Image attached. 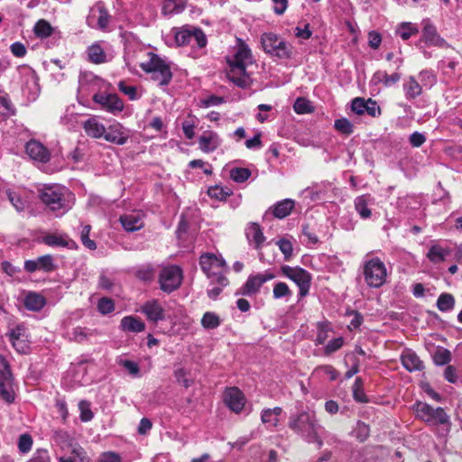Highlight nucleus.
Listing matches in <instances>:
<instances>
[{
	"label": "nucleus",
	"instance_id": "nucleus-1",
	"mask_svg": "<svg viewBox=\"0 0 462 462\" xmlns=\"http://www.w3.org/2000/svg\"><path fill=\"white\" fill-rule=\"evenodd\" d=\"M288 427L308 443H316L319 448L322 447L323 440L319 435L320 425L315 411H302L291 414L289 418Z\"/></svg>",
	"mask_w": 462,
	"mask_h": 462
},
{
	"label": "nucleus",
	"instance_id": "nucleus-2",
	"mask_svg": "<svg viewBox=\"0 0 462 462\" xmlns=\"http://www.w3.org/2000/svg\"><path fill=\"white\" fill-rule=\"evenodd\" d=\"M39 199L51 211L68 210L70 208L72 194L60 185H44L38 189Z\"/></svg>",
	"mask_w": 462,
	"mask_h": 462
},
{
	"label": "nucleus",
	"instance_id": "nucleus-3",
	"mask_svg": "<svg viewBox=\"0 0 462 462\" xmlns=\"http://www.w3.org/2000/svg\"><path fill=\"white\" fill-rule=\"evenodd\" d=\"M199 266L206 276L217 284L226 287L229 283L228 279L223 273L226 268V261L213 253H203L199 256Z\"/></svg>",
	"mask_w": 462,
	"mask_h": 462
},
{
	"label": "nucleus",
	"instance_id": "nucleus-4",
	"mask_svg": "<svg viewBox=\"0 0 462 462\" xmlns=\"http://www.w3.org/2000/svg\"><path fill=\"white\" fill-rule=\"evenodd\" d=\"M148 57V60L140 63V68L145 73L152 74V79L160 86H168L173 76L170 65L153 52H149Z\"/></svg>",
	"mask_w": 462,
	"mask_h": 462
},
{
	"label": "nucleus",
	"instance_id": "nucleus-5",
	"mask_svg": "<svg viewBox=\"0 0 462 462\" xmlns=\"http://www.w3.org/2000/svg\"><path fill=\"white\" fill-rule=\"evenodd\" d=\"M261 43L263 51L279 59H291L293 47L286 41L273 32H264L261 36Z\"/></svg>",
	"mask_w": 462,
	"mask_h": 462
},
{
	"label": "nucleus",
	"instance_id": "nucleus-6",
	"mask_svg": "<svg viewBox=\"0 0 462 462\" xmlns=\"http://www.w3.org/2000/svg\"><path fill=\"white\" fill-rule=\"evenodd\" d=\"M281 273L288 279L294 282L299 287V297L303 298L309 294L311 286V274L305 269L296 266L282 265Z\"/></svg>",
	"mask_w": 462,
	"mask_h": 462
},
{
	"label": "nucleus",
	"instance_id": "nucleus-7",
	"mask_svg": "<svg viewBox=\"0 0 462 462\" xmlns=\"http://www.w3.org/2000/svg\"><path fill=\"white\" fill-rule=\"evenodd\" d=\"M0 397L7 403H13L15 400V393L12 387L14 375L11 366L5 356L0 355Z\"/></svg>",
	"mask_w": 462,
	"mask_h": 462
},
{
	"label": "nucleus",
	"instance_id": "nucleus-8",
	"mask_svg": "<svg viewBox=\"0 0 462 462\" xmlns=\"http://www.w3.org/2000/svg\"><path fill=\"white\" fill-rule=\"evenodd\" d=\"M415 411L417 416L428 424L439 425L449 422V417L440 407L433 408L426 402H418Z\"/></svg>",
	"mask_w": 462,
	"mask_h": 462
},
{
	"label": "nucleus",
	"instance_id": "nucleus-9",
	"mask_svg": "<svg viewBox=\"0 0 462 462\" xmlns=\"http://www.w3.org/2000/svg\"><path fill=\"white\" fill-rule=\"evenodd\" d=\"M174 38L178 46L189 45L192 41H195L199 48H204L208 43L206 34L202 29L189 25L180 28L175 32Z\"/></svg>",
	"mask_w": 462,
	"mask_h": 462
},
{
	"label": "nucleus",
	"instance_id": "nucleus-10",
	"mask_svg": "<svg viewBox=\"0 0 462 462\" xmlns=\"http://www.w3.org/2000/svg\"><path fill=\"white\" fill-rule=\"evenodd\" d=\"M183 274L180 267L177 265L164 267L159 277L161 290L167 293L174 291L180 286Z\"/></svg>",
	"mask_w": 462,
	"mask_h": 462
},
{
	"label": "nucleus",
	"instance_id": "nucleus-11",
	"mask_svg": "<svg viewBox=\"0 0 462 462\" xmlns=\"http://www.w3.org/2000/svg\"><path fill=\"white\" fill-rule=\"evenodd\" d=\"M274 278L275 274L270 270L265 271L263 273L250 275L240 289V293L245 296L255 295L259 292L263 283Z\"/></svg>",
	"mask_w": 462,
	"mask_h": 462
},
{
	"label": "nucleus",
	"instance_id": "nucleus-12",
	"mask_svg": "<svg viewBox=\"0 0 462 462\" xmlns=\"http://www.w3.org/2000/svg\"><path fill=\"white\" fill-rule=\"evenodd\" d=\"M229 69L226 70L227 79L239 88H245L250 86L251 79L246 71L245 65L228 61Z\"/></svg>",
	"mask_w": 462,
	"mask_h": 462
},
{
	"label": "nucleus",
	"instance_id": "nucleus-13",
	"mask_svg": "<svg viewBox=\"0 0 462 462\" xmlns=\"http://www.w3.org/2000/svg\"><path fill=\"white\" fill-rule=\"evenodd\" d=\"M93 101L101 106V108L112 114H116L124 109V103L116 94L97 93L93 96Z\"/></svg>",
	"mask_w": 462,
	"mask_h": 462
},
{
	"label": "nucleus",
	"instance_id": "nucleus-14",
	"mask_svg": "<svg viewBox=\"0 0 462 462\" xmlns=\"http://www.w3.org/2000/svg\"><path fill=\"white\" fill-rule=\"evenodd\" d=\"M57 265L54 263L53 257L51 254H45L35 260H26L24 262V270L30 273L36 271L51 273L55 271Z\"/></svg>",
	"mask_w": 462,
	"mask_h": 462
},
{
	"label": "nucleus",
	"instance_id": "nucleus-15",
	"mask_svg": "<svg viewBox=\"0 0 462 462\" xmlns=\"http://www.w3.org/2000/svg\"><path fill=\"white\" fill-rule=\"evenodd\" d=\"M224 401L226 406L236 413H239L245 403V395L237 387L226 388L224 393Z\"/></svg>",
	"mask_w": 462,
	"mask_h": 462
},
{
	"label": "nucleus",
	"instance_id": "nucleus-16",
	"mask_svg": "<svg viewBox=\"0 0 462 462\" xmlns=\"http://www.w3.org/2000/svg\"><path fill=\"white\" fill-rule=\"evenodd\" d=\"M421 24V41H424L426 44L439 47H442L447 44L445 40L438 34L436 27L432 24L430 19H423Z\"/></svg>",
	"mask_w": 462,
	"mask_h": 462
},
{
	"label": "nucleus",
	"instance_id": "nucleus-17",
	"mask_svg": "<svg viewBox=\"0 0 462 462\" xmlns=\"http://www.w3.org/2000/svg\"><path fill=\"white\" fill-rule=\"evenodd\" d=\"M26 153L34 161L46 163L51 159L50 151L40 142L30 140L25 145Z\"/></svg>",
	"mask_w": 462,
	"mask_h": 462
},
{
	"label": "nucleus",
	"instance_id": "nucleus-18",
	"mask_svg": "<svg viewBox=\"0 0 462 462\" xmlns=\"http://www.w3.org/2000/svg\"><path fill=\"white\" fill-rule=\"evenodd\" d=\"M128 137L124 126L119 123H116L106 129L104 139L109 143L123 145L127 142Z\"/></svg>",
	"mask_w": 462,
	"mask_h": 462
},
{
	"label": "nucleus",
	"instance_id": "nucleus-19",
	"mask_svg": "<svg viewBox=\"0 0 462 462\" xmlns=\"http://www.w3.org/2000/svg\"><path fill=\"white\" fill-rule=\"evenodd\" d=\"M141 310L145 314L147 319L153 323L164 319V310L158 300H154L145 302L142 306Z\"/></svg>",
	"mask_w": 462,
	"mask_h": 462
},
{
	"label": "nucleus",
	"instance_id": "nucleus-20",
	"mask_svg": "<svg viewBox=\"0 0 462 462\" xmlns=\"http://www.w3.org/2000/svg\"><path fill=\"white\" fill-rule=\"evenodd\" d=\"M401 360L404 368L409 372L421 371L424 368L423 362L411 349H406L402 352Z\"/></svg>",
	"mask_w": 462,
	"mask_h": 462
},
{
	"label": "nucleus",
	"instance_id": "nucleus-21",
	"mask_svg": "<svg viewBox=\"0 0 462 462\" xmlns=\"http://www.w3.org/2000/svg\"><path fill=\"white\" fill-rule=\"evenodd\" d=\"M450 252L448 247L442 246L439 243H433L430 245L426 256L431 263L437 264L444 262L450 254Z\"/></svg>",
	"mask_w": 462,
	"mask_h": 462
},
{
	"label": "nucleus",
	"instance_id": "nucleus-22",
	"mask_svg": "<svg viewBox=\"0 0 462 462\" xmlns=\"http://www.w3.org/2000/svg\"><path fill=\"white\" fill-rule=\"evenodd\" d=\"M120 328L125 332L140 333L145 329V324L139 317L130 315L121 319Z\"/></svg>",
	"mask_w": 462,
	"mask_h": 462
},
{
	"label": "nucleus",
	"instance_id": "nucleus-23",
	"mask_svg": "<svg viewBox=\"0 0 462 462\" xmlns=\"http://www.w3.org/2000/svg\"><path fill=\"white\" fill-rule=\"evenodd\" d=\"M368 104L374 105L375 101H373L372 98H369L365 101L363 97H356L351 102V109L356 115H364L367 113L371 117L375 116V107L370 106Z\"/></svg>",
	"mask_w": 462,
	"mask_h": 462
},
{
	"label": "nucleus",
	"instance_id": "nucleus-24",
	"mask_svg": "<svg viewBox=\"0 0 462 462\" xmlns=\"http://www.w3.org/2000/svg\"><path fill=\"white\" fill-rule=\"evenodd\" d=\"M24 307L31 311H40L46 305V299L42 294L30 291L23 300Z\"/></svg>",
	"mask_w": 462,
	"mask_h": 462
},
{
	"label": "nucleus",
	"instance_id": "nucleus-25",
	"mask_svg": "<svg viewBox=\"0 0 462 462\" xmlns=\"http://www.w3.org/2000/svg\"><path fill=\"white\" fill-rule=\"evenodd\" d=\"M85 133L95 139L105 137L106 127L99 123L95 117L88 118L83 124Z\"/></svg>",
	"mask_w": 462,
	"mask_h": 462
},
{
	"label": "nucleus",
	"instance_id": "nucleus-26",
	"mask_svg": "<svg viewBox=\"0 0 462 462\" xmlns=\"http://www.w3.org/2000/svg\"><path fill=\"white\" fill-rule=\"evenodd\" d=\"M199 144L200 150L204 152H214L219 145L217 134L213 132H205L199 136Z\"/></svg>",
	"mask_w": 462,
	"mask_h": 462
},
{
	"label": "nucleus",
	"instance_id": "nucleus-27",
	"mask_svg": "<svg viewBox=\"0 0 462 462\" xmlns=\"http://www.w3.org/2000/svg\"><path fill=\"white\" fill-rule=\"evenodd\" d=\"M422 86L419 80L410 76L403 83V91L407 99H414L422 93Z\"/></svg>",
	"mask_w": 462,
	"mask_h": 462
},
{
	"label": "nucleus",
	"instance_id": "nucleus-28",
	"mask_svg": "<svg viewBox=\"0 0 462 462\" xmlns=\"http://www.w3.org/2000/svg\"><path fill=\"white\" fill-rule=\"evenodd\" d=\"M294 206L295 202L293 199H286L275 203L272 208V213L275 217L282 219L291 214Z\"/></svg>",
	"mask_w": 462,
	"mask_h": 462
},
{
	"label": "nucleus",
	"instance_id": "nucleus-29",
	"mask_svg": "<svg viewBox=\"0 0 462 462\" xmlns=\"http://www.w3.org/2000/svg\"><path fill=\"white\" fill-rule=\"evenodd\" d=\"M418 33V25L411 22H402L395 28V34L403 41H407Z\"/></svg>",
	"mask_w": 462,
	"mask_h": 462
},
{
	"label": "nucleus",
	"instance_id": "nucleus-30",
	"mask_svg": "<svg viewBox=\"0 0 462 462\" xmlns=\"http://www.w3.org/2000/svg\"><path fill=\"white\" fill-rule=\"evenodd\" d=\"M88 60L93 64L106 62V54L99 43H94L87 49Z\"/></svg>",
	"mask_w": 462,
	"mask_h": 462
},
{
	"label": "nucleus",
	"instance_id": "nucleus-31",
	"mask_svg": "<svg viewBox=\"0 0 462 462\" xmlns=\"http://www.w3.org/2000/svg\"><path fill=\"white\" fill-rule=\"evenodd\" d=\"M246 236L250 241L254 243V248L256 250H260L265 241V236H263L260 225L257 223H252L247 229Z\"/></svg>",
	"mask_w": 462,
	"mask_h": 462
},
{
	"label": "nucleus",
	"instance_id": "nucleus-32",
	"mask_svg": "<svg viewBox=\"0 0 462 462\" xmlns=\"http://www.w3.org/2000/svg\"><path fill=\"white\" fill-rule=\"evenodd\" d=\"M123 227L128 232H134L143 227V222L138 215L129 214L120 217Z\"/></svg>",
	"mask_w": 462,
	"mask_h": 462
},
{
	"label": "nucleus",
	"instance_id": "nucleus-33",
	"mask_svg": "<svg viewBox=\"0 0 462 462\" xmlns=\"http://www.w3.org/2000/svg\"><path fill=\"white\" fill-rule=\"evenodd\" d=\"M282 409L281 407L265 409L262 411L261 420L263 423H269L273 427H277L279 424V416L282 414Z\"/></svg>",
	"mask_w": 462,
	"mask_h": 462
},
{
	"label": "nucleus",
	"instance_id": "nucleus-34",
	"mask_svg": "<svg viewBox=\"0 0 462 462\" xmlns=\"http://www.w3.org/2000/svg\"><path fill=\"white\" fill-rule=\"evenodd\" d=\"M233 194V190L228 187L222 186H212L208 189V195L211 199H215L219 201H225L228 197Z\"/></svg>",
	"mask_w": 462,
	"mask_h": 462
},
{
	"label": "nucleus",
	"instance_id": "nucleus-35",
	"mask_svg": "<svg viewBox=\"0 0 462 462\" xmlns=\"http://www.w3.org/2000/svg\"><path fill=\"white\" fill-rule=\"evenodd\" d=\"M239 42L240 44L238 46L237 51L236 52L232 60H227L235 62L236 64L245 65V60L250 59L251 57V50L249 49L248 45L243 42L241 40H239Z\"/></svg>",
	"mask_w": 462,
	"mask_h": 462
},
{
	"label": "nucleus",
	"instance_id": "nucleus-36",
	"mask_svg": "<svg viewBox=\"0 0 462 462\" xmlns=\"http://www.w3.org/2000/svg\"><path fill=\"white\" fill-rule=\"evenodd\" d=\"M455 298L450 293H441L437 300V307L442 312L450 311L454 309Z\"/></svg>",
	"mask_w": 462,
	"mask_h": 462
},
{
	"label": "nucleus",
	"instance_id": "nucleus-37",
	"mask_svg": "<svg viewBox=\"0 0 462 462\" xmlns=\"http://www.w3.org/2000/svg\"><path fill=\"white\" fill-rule=\"evenodd\" d=\"M316 327L318 329L316 344L323 345L328 337V333L332 330L331 323L328 320L319 321Z\"/></svg>",
	"mask_w": 462,
	"mask_h": 462
},
{
	"label": "nucleus",
	"instance_id": "nucleus-38",
	"mask_svg": "<svg viewBox=\"0 0 462 462\" xmlns=\"http://www.w3.org/2000/svg\"><path fill=\"white\" fill-rule=\"evenodd\" d=\"M52 32L51 23L44 19L39 20L33 28L34 34L39 38H47L52 34Z\"/></svg>",
	"mask_w": 462,
	"mask_h": 462
},
{
	"label": "nucleus",
	"instance_id": "nucleus-39",
	"mask_svg": "<svg viewBox=\"0 0 462 462\" xmlns=\"http://www.w3.org/2000/svg\"><path fill=\"white\" fill-rule=\"evenodd\" d=\"M418 80L422 88L430 89L437 83V77L431 70L423 69L419 73Z\"/></svg>",
	"mask_w": 462,
	"mask_h": 462
},
{
	"label": "nucleus",
	"instance_id": "nucleus-40",
	"mask_svg": "<svg viewBox=\"0 0 462 462\" xmlns=\"http://www.w3.org/2000/svg\"><path fill=\"white\" fill-rule=\"evenodd\" d=\"M367 205L368 199L365 195L359 196L355 199V208L363 218H367L372 215V211Z\"/></svg>",
	"mask_w": 462,
	"mask_h": 462
},
{
	"label": "nucleus",
	"instance_id": "nucleus-41",
	"mask_svg": "<svg viewBox=\"0 0 462 462\" xmlns=\"http://www.w3.org/2000/svg\"><path fill=\"white\" fill-rule=\"evenodd\" d=\"M352 434L360 442H364L370 435V427L368 424L359 420L354 428Z\"/></svg>",
	"mask_w": 462,
	"mask_h": 462
},
{
	"label": "nucleus",
	"instance_id": "nucleus-42",
	"mask_svg": "<svg viewBox=\"0 0 462 462\" xmlns=\"http://www.w3.org/2000/svg\"><path fill=\"white\" fill-rule=\"evenodd\" d=\"M293 109L298 115L310 114L313 112L311 102L305 97H298L294 102Z\"/></svg>",
	"mask_w": 462,
	"mask_h": 462
},
{
	"label": "nucleus",
	"instance_id": "nucleus-43",
	"mask_svg": "<svg viewBox=\"0 0 462 462\" xmlns=\"http://www.w3.org/2000/svg\"><path fill=\"white\" fill-rule=\"evenodd\" d=\"M251 174L252 173L249 169L236 167L231 170L230 178L237 183H243L250 178Z\"/></svg>",
	"mask_w": 462,
	"mask_h": 462
},
{
	"label": "nucleus",
	"instance_id": "nucleus-44",
	"mask_svg": "<svg viewBox=\"0 0 462 462\" xmlns=\"http://www.w3.org/2000/svg\"><path fill=\"white\" fill-rule=\"evenodd\" d=\"M97 9L98 12V18H97V25L98 28L101 30H105L110 22L111 15L109 14L107 9L105 7L103 4L98 3L97 5Z\"/></svg>",
	"mask_w": 462,
	"mask_h": 462
},
{
	"label": "nucleus",
	"instance_id": "nucleus-45",
	"mask_svg": "<svg viewBox=\"0 0 462 462\" xmlns=\"http://www.w3.org/2000/svg\"><path fill=\"white\" fill-rule=\"evenodd\" d=\"M451 360V353L449 350L439 347L433 355V361L437 365H445Z\"/></svg>",
	"mask_w": 462,
	"mask_h": 462
},
{
	"label": "nucleus",
	"instance_id": "nucleus-46",
	"mask_svg": "<svg viewBox=\"0 0 462 462\" xmlns=\"http://www.w3.org/2000/svg\"><path fill=\"white\" fill-rule=\"evenodd\" d=\"M6 196L12 206L18 211L23 212L25 208V201L15 191L11 189L6 190Z\"/></svg>",
	"mask_w": 462,
	"mask_h": 462
},
{
	"label": "nucleus",
	"instance_id": "nucleus-47",
	"mask_svg": "<svg viewBox=\"0 0 462 462\" xmlns=\"http://www.w3.org/2000/svg\"><path fill=\"white\" fill-rule=\"evenodd\" d=\"M375 269V260L370 259L365 263L364 275L366 283L371 287H375V278L374 276V270Z\"/></svg>",
	"mask_w": 462,
	"mask_h": 462
},
{
	"label": "nucleus",
	"instance_id": "nucleus-48",
	"mask_svg": "<svg viewBox=\"0 0 462 462\" xmlns=\"http://www.w3.org/2000/svg\"><path fill=\"white\" fill-rule=\"evenodd\" d=\"M335 129L342 134L350 135L354 132V125L347 118L335 120Z\"/></svg>",
	"mask_w": 462,
	"mask_h": 462
},
{
	"label": "nucleus",
	"instance_id": "nucleus-49",
	"mask_svg": "<svg viewBox=\"0 0 462 462\" xmlns=\"http://www.w3.org/2000/svg\"><path fill=\"white\" fill-rule=\"evenodd\" d=\"M201 324L205 328L213 329L220 325V319L213 312H206L201 319Z\"/></svg>",
	"mask_w": 462,
	"mask_h": 462
},
{
	"label": "nucleus",
	"instance_id": "nucleus-50",
	"mask_svg": "<svg viewBox=\"0 0 462 462\" xmlns=\"http://www.w3.org/2000/svg\"><path fill=\"white\" fill-rule=\"evenodd\" d=\"M97 310L102 315L110 314L115 310V302L111 298L102 297L97 301Z\"/></svg>",
	"mask_w": 462,
	"mask_h": 462
},
{
	"label": "nucleus",
	"instance_id": "nucleus-51",
	"mask_svg": "<svg viewBox=\"0 0 462 462\" xmlns=\"http://www.w3.org/2000/svg\"><path fill=\"white\" fill-rule=\"evenodd\" d=\"M276 245L279 246V249L284 255V260L289 261L293 254V245L289 239L281 238L276 242Z\"/></svg>",
	"mask_w": 462,
	"mask_h": 462
},
{
	"label": "nucleus",
	"instance_id": "nucleus-52",
	"mask_svg": "<svg viewBox=\"0 0 462 462\" xmlns=\"http://www.w3.org/2000/svg\"><path fill=\"white\" fill-rule=\"evenodd\" d=\"M362 387H363L362 379L357 377L356 379L354 386H353V396L356 402L365 403V402H367L368 400H367L366 395Z\"/></svg>",
	"mask_w": 462,
	"mask_h": 462
},
{
	"label": "nucleus",
	"instance_id": "nucleus-53",
	"mask_svg": "<svg viewBox=\"0 0 462 462\" xmlns=\"http://www.w3.org/2000/svg\"><path fill=\"white\" fill-rule=\"evenodd\" d=\"M42 241L49 246L66 247L69 245L68 241L64 237L52 234L43 236Z\"/></svg>",
	"mask_w": 462,
	"mask_h": 462
},
{
	"label": "nucleus",
	"instance_id": "nucleus-54",
	"mask_svg": "<svg viewBox=\"0 0 462 462\" xmlns=\"http://www.w3.org/2000/svg\"><path fill=\"white\" fill-rule=\"evenodd\" d=\"M186 9V4L174 5L172 3L163 2L162 7V14L164 16L171 15L174 14H180Z\"/></svg>",
	"mask_w": 462,
	"mask_h": 462
},
{
	"label": "nucleus",
	"instance_id": "nucleus-55",
	"mask_svg": "<svg viewBox=\"0 0 462 462\" xmlns=\"http://www.w3.org/2000/svg\"><path fill=\"white\" fill-rule=\"evenodd\" d=\"M79 409L80 411L79 418H80L81 421L88 422L93 419L94 413L92 412V411L90 409L89 402H88L86 400L80 401L79 403Z\"/></svg>",
	"mask_w": 462,
	"mask_h": 462
},
{
	"label": "nucleus",
	"instance_id": "nucleus-56",
	"mask_svg": "<svg viewBox=\"0 0 462 462\" xmlns=\"http://www.w3.org/2000/svg\"><path fill=\"white\" fill-rule=\"evenodd\" d=\"M344 343L345 339L342 337H338L330 340L324 347V355L327 356L332 355L333 353L339 350L343 346Z\"/></svg>",
	"mask_w": 462,
	"mask_h": 462
},
{
	"label": "nucleus",
	"instance_id": "nucleus-57",
	"mask_svg": "<svg viewBox=\"0 0 462 462\" xmlns=\"http://www.w3.org/2000/svg\"><path fill=\"white\" fill-rule=\"evenodd\" d=\"M32 438L30 434L24 433L19 437L18 448L21 453H28L32 447Z\"/></svg>",
	"mask_w": 462,
	"mask_h": 462
},
{
	"label": "nucleus",
	"instance_id": "nucleus-58",
	"mask_svg": "<svg viewBox=\"0 0 462 462\" xmlns=\"http://www.w3.org/2000/svg\"><path fill=\"white\" fill-rule=\"evenodd\" d=\"M91 230V226L89 225H86L83 226V229L81 231V242L82 244L90 250H95L97 248V245L95 241L91 240L89 238V233Z\"/></svg>",
	"mask_w": 462,
	"mask_h": 462
},
{
	"label": "nucleus",
	"instance_id": "nucleus-59",
	"mask_svg": "<svg viewBox=\"0 0 462 462\" xmlns=\"http://www.w3.org/2000/svg\"><path fill=\"white\" fill-rule=\"evenodd\" d=\"M349 361L352 362V366L345 374V377L346 379H349V378L353 377L355 374H356L359 372V361H358V359L355 356H353V355L346 356V357L345 359V364L347 365Z\"/></svg>",
	"mask_w": 462,
	"mask_h": 462
},
{
	"label": "nucleus",
	"instance_id": "nucleus-60",
	"mask_svg": "<svg viewBox=\"0 0 462 462\" xmlns=\"http://www.w3.org/2000/svg\"><path fill=\"white\" fill-rule=\"evenodd\" d=\"M118 89L128 96L130 100H136L138 98L136 88L134 86H127L124 80L119 81Z\"/></svg>",
	"mask_w": 462,
	"mask_h": 462
},
{
	"label": "nucleus",
	"instance_id": "nucleus-61",
	"mask_svg": "<svg viewBox=\"0 0 462 462\" xmlns=\"http://www.w3.org/2000/svg\"><path fill=\"white\" fill-rule=\"evenodd\" d=\"M291 294L289 286L282 282H277L273 287V298L280 299Z\"/></svg>",
	"mask_w": 462,
	"mask_h": 462
},
{
	"label": "nucleus",
	"instance_id": "nucleus-62",
	"mask_svg": "<svg viewBox=\"0 0 462 462\" xmlns=\"http://www.w3.org/2000/svg\"><path fill=\"white\" fill-rule=\"evenodd\" d=\"M174 376L179 383H181L185 388H189L193 383V381L187 378V372L183 368H179L174 371Z\"/></svg>",
	"mask_w": 462,
	"mask_h": 462
},
{
	"label": "nucleus",
	"instance_id": "nucleus-63",
	"mask_svg": "<svg viewBox=\"0 0 462 462\" xmlns=\"http://www.w3.org/2000/svg\"><path fill=\"white\" fill-rule=\"evenodd\" d=\"M121 456L115 451H106L100 454L97 462H121Z\"/></svg>",
	"mask_w": 462,
	"mask_h": 462
},
{
	"label": "nucleus",
	"instance_id": "nucleus-64",
	"mask_svg": "<svg viewBox=\"0 0 462 462\" xmlns=\"http://www.w3.org/2000/svg\"><path fill=\"white\" fill-rule=\"evenodd\" d=\"M11 52L14 56L23 58L26 55L27 50L23 43L15 42L10 46Z\"/></svg>",
	"mask_w": 462,
	"mask_h": 462
}]
</instances>
